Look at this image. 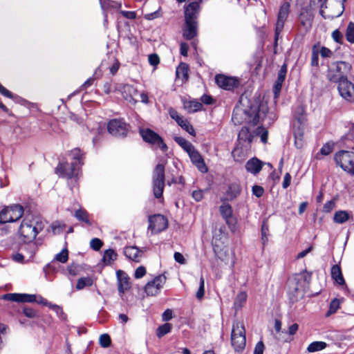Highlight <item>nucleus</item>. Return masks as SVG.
Returning a JSON list of instances; mask_svg holds the SVG:
<instances>
[{
	"label": "nucleus",
	"instance_id": "1",
	"mask_svg": "<svg viewBox=\"0 0 354 354\" xmlns=\"http://www.w3.org/2000/svg\"><path fill=\"white\" fill-rule=\"evenodd\" d=\"M201 3L202 0L193 1L185 7V26L183 28V35L187 40H191L197 35V19L201 10Z\"/></svg>",
	"mask_w": 354,
	"mask_h": 354
},
{
	"label": "nucleus",
	"instance_id": "2",
	"mask_svg": "<svg viewBox=\"0 0 354 354\" xmlns=\"http://www.w3.org/2000/svg\"><path fill=\"white\" fill-rule=\"evenodd\" d=\"M42 229L43 225L41 222L26 217L20 225L18 233L24 242H31Z\"/></svg>",
	"mask_w": 354,
	"mask_h": 354
},
{
	"label": "nucleus",
	"instance_id": "3",
	"mask_svg": "<svg viewBox=\"0 0 354 354\" xmlns=\"http://www.w3.org/2000/svg\"><path fill=\"white\" fill-rule=\"evenodd\" d=\"M351 68V64L346 62H333L328 66L327 78L330 82L339 84L343 80L347 78V74Z\"/></svg>",
	"mask_w": 354,
	"mask_h": 354
},
{
	"label": "nucleus",
	"instance_id": "4",
	"mask_svg": "<svg viewBox=\"0 0 354 354\" xmlns=\"http://www.w3.org/2000/svg\"><path fill=\"white\" fill-rule=\"evenodd\" d=\"M231 343L236 352L242 351L246 344L245 330L243 323L234 322L231 333Z\"/></svg>",
	"mask_w": 354,
	"mask_h": 354
},
{
	"label": "nucleus",
	"instance_id": "5",
	"mask_svg": "<svg viewBox=\"0 0 354 354\" xmlns=\"http://www.w3.org/2000/svg\"><path fill=\"white\" fill-rule=\"evenodd\" d=\"M81 169L76 165L75 162H59L55 168V173L62 178L68 180H73L77 182V180L81 173Z\"/></svg>",
	"mask_w": 354,
	"mask_h": 354
},
{
	"label": "nucleus",
	"instance_id": "6",
	"mask_svg": "<svg viewBox=\"0 0 354 354\" xmlns=\"http://www.w3.org/2000/svg\"><path fill=\"white\" fill-rule=\"evenodd\" d=\"M305 281V277L301 274L297 275L288 279V293L290 296V299L292 303L297 301L299 297L303 296V288Z\"/></svg>",
	"mask_w": 354,
	"mask_h": 354
},
{
	"label": "nucleus",
	"instance_id": "7",
	"mask_svg": "<svg viewBox=\"0 0 354 354\" xmlns=\"http://www.w3.org/2000/svg\"><path fill=\"white\" fill-rule=\"evenodd\" d=\"M305 281V277L301 274L297 275L288 279V293L290 296V299L292 303L297 301L299 297L303 296V288Z\"/></svg>",
	"mask_w": 354,
	"mask_h": 354
},
{
	"label": "nucleus",
	"instance_id": "8",
	"mask_svg": "<svg viewBox=\"0 0 354 354\" xmlns=\"http://www.w3.org/2000/svg\"><path fill=\"white\" fill-rule=\"evenodd\" d=\"M334 160L343 170L354 175V153L341 150L335 154Z\"/></svg>",
	"mask_w": 354,
	"mask_h": 354
},
{
	"label": "nucleus",
	"instance_id": "9",
	"mask_svg": "<svg viewBox=\"0 0 354 354\" xmlns=\"http://www.w3.org/2000/svg\"><path fill=\"white\" fill-rule=\"evenodd\" d=\"M3 298L6 300L16 301V302H37L39 304H42L49 307L52 304L48 302L45 298L41 296H37L36 295L22 294V293H8L3 295Z\"/></svg>",
	"mask_w": 354,
	"mask_h": 354
},
{
	"label": "nucleus",
	"instance_id": "10",
	"mask_svg": "<svg viewBox=\"0 0 354 354\" xmlns=\"http://www.w3.org/2000/svg\"><path fill=\"white\" fill-rule=\"evenodd\" d=\"M165 187V166L158 164L153 172V192L156 198L162 196Z\"/></svg>",
	"mask_w": 354,
	"mask_h": 354
},
{
	"label": "nucleus",
	"instance_id": "11",
	"mask_svg": "<svg viewBox=\"0 0 354 354\" xmlns=\"http://www.w3.org/2000/svg\"><path fill=\"white\" fill-rule=\"evenodd\" d=\"M24 214V208L19 204L5 207L0 212V223H12L18 221Z\"/></svg>",
	"mask_w": 354,
	"mask_h": 354
},
{
	"label": "nucleus",
	"instance_id": "12",
	"mask_svg": "<svg viewBox=\"0 0 354 354\" xmlns=\"http://www.w3.org/2000/svg\"><path fill=\"white\" fill-rule=\"evenodd\" d=\"M139 133L145 142L151 145H157L162 151H167V145L162 138L153 130L148 128L140 129Z\"/></svg>",
	"mask_w": 354,
	"mask_h": 354
},
{
	"label": "nucleus",
	"instance_id": "13",
	"mask_svg": "<svg viewBox=\"0 0 354 354\" xmlns=\"http://www.w3.org/2000/svg\"><path fill=\"white\" fill-rule=\"evenodd\" d=\"M290 4L288 1H284L282 3V4L280 6L278 17H277V21L275 26V30H274V42L277 44L279 35H280L281 32L282 31L284 24L288 17L289 12H290Z\"/></svg>",
	"mask_w": 354,
	"mask_h": 354
},
{
	"label": "nucleus",
	"instance_id": "14",
	"mask_svg": "<svg viewBox=\"0 0 354 354\" xmlns=\"http://www.w3.org/2000/svg\"><path fill=\"white\" fill-rule=\"evenodd\" d=\"M107 129L114 136L124 137L127 135L129 126L122 119H113L109 122Z\"/></svg>",
	"mask_w": 354,
	"mask_h": 354
},
{
	"label": "nucleus",
	"instance_id": "15",
	"mask_svg": "<svg viewBox=\"0 0 354 354\" xmlns=\"http://www.w3.org/2000/svg\"><path fill=\"white\" fill-rule=\"evenodd\" d=\"M166 280L167 278L165 274H161L149 281L145 287V292L147 296H156L158 295L165 285Z\"/></svg>",
	"mask_w": 354,
	"mask_h": 354
},
{
	"label": "nucleus",
	"instance_id": "16",
	"mask_svg": "<svg viewBox=\"0 0 354 354\" xmlns=\"http://www.w3.org/2000/svg\"><path fill=\"white\" fill-rule=\"evenodd\" d=\"M215 82L218 86L226 91H233L239 85V80L237 77H229L223 74L216 75Z\"/></svg>",
	"mask_w": 354,
	"mask_h": 354
},
{
	"label": "nucleus",
	"instance_id": "17",
	"mask_svg": "<svg viewBox=\"0 0 354 354\" xmlns=\"http://www.w3.org/2000/svg\"><path fill=\"white\" fill-rule=\"evenodd\" d=\"M337 90L342 98L354 103V83L344 79L337 85Z\"/></svg>",
	"mask_w": 354,
	"mask_h": 354
},
{
	"label": "nucleus",
	"instance_id": "18",
	"mask_svg": "<svg viewBox=\"0 0 354 354\" xmlns=\"http://www.w3.org/2000/svg\"><path fill=\"white\" fill-rule=\"evenodd\" d=\"M149 229L152 233H159L165 230L168 225L166 217L160 214L149 216Z\"/></svg>",
	"mask_w": 354,
	"mask_h": 354
},
{
	"label": "nucleus",
	"instance_id": "19",
	"mask_svg": "<svg viewBox=\"0 0 354 354\" xmlns=\"http://www.w3.org/2000/svg\"><path fill=\"white\" fill-rule=\"evenodd\" d=\"M169 114L170 117L174 120L183 129L186 131L190 135L195 136L196 133L193 126L186 118L180 116L176 110L170 109L169 110Z\"/></svg>",
	"mask_w": 354,
	"mask_h": 354
},
{
	"label": "nucleus",
	"instance_id": "20",
	"mask_svg": "<svg viewBox=\"0 0 354 354\" xmlns=\"http://www.w3.org/2000/svg\"><path fill=\"white\" fill-rule=\"evenodd\" d=\"M219 212L229 228L233 230L235 227L236 221L232 217V206L228 203H224L220 206Z\"/></svg>",
	"mask_w": 354,
	"mask_h": 354
},
{
	"label": "nucleus",
	"instance_id": "21",
	"mask_svg": "<svg viewBox=\"0 0 354 354\" xmlns=\"http://www.w3.org/2000/svg\"><path fill=\"white\" fill-rule=\"evenodd\" d=\"M192 162L198 168L202 173H206L208 171L204 160L201 153L195 149L193 148L188 153Z\"/></svg>",
	"mask_w": 354,
	"mask_h": 354
},
{
	"label": "nucleus",
	"instance_id": "22",
	"mask_svg": "<svg viewBox=\"0 0 354 354\" xmlns=\"http://www.w3.org/2000/svg\"><path fill=\"white\" fill-rule=\"evenodd\" d=\"M287 64H283L277 74V78L273 86V93L274 98H277L279 97V93L281 90L283 83L286 79V73H287Z\"/></svg>",
	"mask_w": 354,
	"mask_h": 354
},
{
	"label": "nucleus",
	"instance_id": "23",
	"mask_svg": "<svg viewBox=\"0 0 354 354\" xmlns=\"http://www.w3.org/2000/svg\"><path fill=\"white\" fill-rule=\"evenodd\" d=\"M118 278V288L120 293H124L130 288V278L122 270H118L116 272Z\"/></svg>",
	"mask_w": 354,
	"mask_h": 354
},
{
	"label": "nucleus",
	"instance_id": "24",
	"mask_svg": "<svg viewBox=\"0 0 354 354\" xmlns=\"http://www.w3.org/2000/svg\"><path fill=\"white\" fill-rule=\"evenodd\" d=\"M118 91L121 93L124 100L133 104L136 102L133 97L137 95L138 91L134 86L130 84L121 85L119 86Z\"/></svg>",
	"mask_w": 354,
	"mask_h": 354
},
{
	"label": "nucleus",
	"instance_id": "25",
	"mask_svg": "<svg viewBox=\"0 0 354 354\" xmlns=\"http://www.w3.org/2000/svg\"><path fill=\"white\" fill-rule=\"evenodd\" d=\"M124 253L127 258L135 262H140L142 255V252L136 246L126 247Z\"/></svg>",
	"mask_w": 354,
	"mask_h": 354
},
{
	"label": "nucleus",
	"instance_id": "26",
	"mask_svg": "<svg viewBox=\"0 0 354 354\" xmlns=\"http://www.w3.org/2000/svg\"><path fill=\"white\" fill-rule=\"evenodd\" d=\"M262 166L263 163L261 160L257 158H252L246 162L245 169L248 172L255 175L259 173Z\"/></svg>",
	"mask_w": 354,
	"mask_h": 354
},
{
	"label": "nucleus",
	"instance_id": "27",
	"mask_svg": "<svg viewBox=\"0 0 354 354\" xmlns=\"http://www.w3.org/2000/svg\"><path fill=\"white\" fill-rule=\"evenodd\" d=\"M184 109L189 113H195L201 110L202 103L196 100H183Z\"/></svg>",
	"mask_w": 354,
	"mask_h": 354
},
{
	"label": "nucleus",
	"instance_id": "28",
	"mask_svg": "<svg viewBox=\"0 0 354 354\" xmlns=\"http://www.w3.org/2000/svg\"><path fill=\"white\" fill-rule=\"evenodd\" d=\"M68 155L71 158V162H75L76 165L82 168L84 158V153L82 150L80 148H75L69 152Z\"/></svg>",
	"mask_w": 354,
	"mask_h": 354
},
{
	"label": "nucleus",
	"instance_id": "29",
	"mask_svg": "<svg viewBox=\"0 0 354 354\" xmlns=\"http://www.w3.org/2000/svg\"><path fill=\"white\" fill-rule=\"evenodd\" d=\"M353 218L351 212L345 210L337 211L333 216V221L338 224H343Z\"/></svg>",
	"mask_w": 354,
	"mask_h": 354
},
{
	"label": "nucleus",
	"instance_id": "30",
	"mask_svg": "<svg viewBox=\"0 0 354 354\" xmlns=\"http://www.w3.org/2000/svg\"><path fill=\"white\" fill-rule=\"evenodd\" d=\"M331 277L339 285H344L345 283L341 268L338 265H334L332 266Z\"/></svg>",
	"mask_w": 354,
	"mask_h": 354
},
{
	"label": "nucleus",
	"instance_id": "31",
	"mask_svg": "<svg viewBox=\"0 0 354 354\" xmlns=\"http://www.w3.org/2000/svg\"><path fill=\"white\" fill-rule=\"evenodd\" d=\"M116 259L117 254L113 250L108 249L104 251L102 261L106 265L111 264Z\"/></svg>",
	"mask_w": 354,
	"mask_h": 354
},
{
	"label": "nucleus",
	"instance_id": "32",
	"mask_svg": "<svg viewBox=\"0 0 354 354\" xmlns=\"http://www.w3.org/2000/svg\"><path fill=\"white\" fill-rule=\"evenodd\" d=\"M353 140H354V124L352 126L350 131L342 136L341 138V142L346 147L354 149L351 142H353Z\"/></svg>",
	"mask_w": 354,
	"mask_h": 354
},
{
	"label": "nucleus",
	"instance_id": "33",
	"mask_svg": "<svg viewBox=\"0 0 354 354\" xmlns=\"http://www.w3.org/2000/svg\"><path fill=\"white\" fill-rule=\"evenodd\" d=\"M189 68L186 64L181 63L176 68V75L179 78L187 80L189 78Z\"/></svg>",
	"mask_w": 354,
	"mask_h": 354
},
{
	"label": "nucleus",
	"instance_id": "34",
	"mask_svg": "<svg viewBox=\"0 0 354 354\" xmlns=\"http://www.w3.org/2000/svg\"><path fill=\"white\" fill-rule=\"evenodd\" d=\"M327 346V344L324 342L322 341H316L310 343L308 348L307 351L309 353H314L317 351H322Z\"/></svg>",
	"mask_w": 354,
	"mask_h": 354
},
{
	"label": "nucleus",
	"instance_id": "35",
	"mask_svg": "<svg viewBox=\"0 0 354 354\" xmlns=\"http://www.w3.org/2000/svg\"><path fill=\"white\" fill-rule=\"evenodd\" d=\"M241 192V188L239 185L236 183H232L229 185L227 191V195L230 200H232L237 197Z\"/></svg>",
	"mask_w": 354,
	"mask_h": 354
},
{
	"label": "nucleus",
	"instance_id": "36",
	"mask_svg": "<svg viewBox=\"0 0 354 354\" xmlns=\"http://www.w3.org/2000/svg\"><path fill=\"white\" fill-rule=\"evenodd\" d=\"M333 143L330 142H326V144H324L320 149L319 152L315 155V158L319 160L321 159L320 156L329 155L333 151Z\"/></svg>",
	"mask_w": 354,
	"mask_h": 354
},
{
	"label": "nucleus",
	"instance_id": "37",
	"mask_svg": "<svg viewBox=\"0 0 354 354\" xmlns=\"http://www.w3.org/2000/svg\"><path fill=\"white\" fill-rule=\"evenodd\" d=\"M75 216L78 221L84 222L88 225H91V222L88 218V214L86 211L82 209H79L75 211Z\"/></svg>",
	"mask_w": 354,
	"mask_h": 354
},
{
	"label": "nucleus",
	"instance_id": "38",
	"mask_svg": "<svg viewBox=\"0 0 354 354\" xmlns=\"http://www.w3.org/2000/svg\"><path fill=\"white\" fill-rule=\"evenodd\" d=\"M246 299H247L246 292H239L236 295L234 302V306L235 309L237 310L239 308H241L243 306V304L245 302Z\"/></svg>",
	"mask_w": 354,
	"mask_h": 354
},
{
	"label": "nucleus",
	"instance_id": "39",
	"mask_svg": "<svg viewBox=\"0 0 354 354\" xmlns=\"http://www.w3.org/2000/svg\"><path fill=\"white\" fill-rule=\"evenodd\" d=\"M261 234L262 245L264 247L268 241L269 236V226L266 221L261 225Z\"/></svg>",
	"mask_w": 354,
	"mask_h": 354
},
{
	"label": "nucleus",
	"instance_id": "40",
	"mask_svg": "<svg viewBox=\"0 0 354 354\" xmlns=\"http://www.w3.org/2000/svg\"><path fill=\"white\" fill-rule=\"evenodd\" d=\"M175 141L187 152L188 153L191 151L194 147L193 145L187 141L186 139L182 137H176L175 138Z\"/></svg>",
	"mask_w": 354,
	"mask_h": 354
},
{
	"label": "nucleus",
	"instance_id": "41",
	"mask_svg": "<svg viewBox=\"0 0 354 354\" xmlns=\"http://www.w3.org/2000/svg\"><path fill=\"white\" fill-rule=\"evenodd\" d=\"M92 284H93V279L91 277H82L78 279L77 285H76V288L77 290H82L86 286H92Z\"/></svg>",
	"mask_w": 354,
	"mask_h": 354
},
{
	"label": "nucleus",
	"instance_id": "42",
	"mask_svg": "<svg viewBox=\"0 0 354 354\" xmlns=\"http://www.w3.org/2000/svg\"><path fill=\"white\" fill-rule=\"evenodd\" d=\"M68 259V251L66 248H64L60 252L57 254L54 257V261L65 263Z\"/></svg>",
	"mask_w": 354,
	"mask_h": 354
},
{
	"label": "nucleus",
	"instance_id": "43",
	"mask_svg": "<svg viewBox=\"0 0 354 354\" xmlns=\"http://www.w3.org/2000/svg\"><path fill=\"white\" fill-rule=\"evenodd\" d=\"M346 40L351 43L354 44V23L351 21L348 23L346 30Z\"/></svg>",
	"mask_w": 354,
	"mask_h": 354
},
{
	"label": "nucleus",
	"instance_id": "44",
	"mask_svg": "<svg viewBox=\"0 0 354 354\" xmlns=\"http://www.w3.org/2000/svg\"><path fill=\"white\" fill-rule=\"evenodd\" d=\"M239 138L241 140L247 141L250 144L252 141L253 136L248 128L243 127L239 133Z\"/></svg>",
	"mask_w": 354,
	"mask_h": 354
},
{
	"label": "nucleus",
	"instance_id": "45",
	"mask_svg": "<svg viewBox=\"0 0 354 354\" xmlns=\"http://www.w3.org/2000/svg\"><path fill=\"white\" fill-rule=\"evenodd\" d=\"M255 133L259 136L261 138V141L263 143H266L268 140V131L266 128L263 126L258 127L256 129Z\"/></svg>",
	"mask_w": 354,
	"mask_h": 354
},
{
	"label": "nucleus",
	"instance_id": "46",
	"mask_svg": "<svg viewBox=\"0 0 354 354\" xmlns=\"http://www.w3.org/2000/svg\"><path fill=\"white\" fill-rule=\"evenodd\" d=\"M171 325L170 324H164L158 328L156 335L158 337H162L165 335L169 333L171 331Z\"/></svg>",
	"mask_w": 354,
	"mask_h": 354
},
{
	"label": "nucleus",
	"instance_id": "47",
	"mask_svg": "<svg viewBox=\"0 0 354 354\" xmlns=\"http://www.w3.org/2000/svg\"><path fill=\"white\" fill-rule=\"evenodd\" d=\"M59 266L57 264L56 261L53 260L44 268V272L46 274L50 272L55 273L58 271Z\"/></svg>",
	"mask_w": 354,
	"mask_h": 354
},
{
	"label": "nucleus",
	"instance_id": "48",
	"mask_svg": "<svg viewBox=\"0 0 354 354\" xmlns=\"http://www.w3.org/2000/svg\"><path fill=\"white\" fill-rule=\"evenodd\" d=\"M310 64L313 66H319V50L317 45L313 46Z\"/></svg>",
	"mask_w": 354,
	"mask_h": 354
},
{
	"label": "nucleus",
	"instance_id": "49",
	"mask_svg": "<svg viewBox=\"0 0 354 354\" xmlns=\"http://www.w3.org/2000/svg\"><path fill=\"white\" fill-rule=\"evenodd\" d=\"M232 156L235 161H242L245 159L246 154L241 149L236 147L232 151Z\"/></svg>",
	"mask_w": 354,
	"mask_h": 354
},
{
	"label": "nucleus",
	"instance_id": "50",
	"mask_svg": "<svg viewBox=\"0 0 354 354\" xmlns=\"http://www.w3.org/2000/svg\"><path fill=\"white\" fill-rule=\"evenodd\" d=\"M49 308H51L57 315V317L62 320H65L66 319V315L64 313L62 308L56 304H50L49 305Z\"/></svg>",
	"mask_w": 354,
	"mask_h": 354
},
{
	"label": "nucleus",
	"instance_id": "51",
	"mask_svg": "<svg viewBox=\"0 0 354 354\" xmlns=\"http://www.w3.org/2000/svg\"><path fill=\"white\" fill-rule=\"evenodd\" d=\"M28 243V245L25 246V248H26V250L28 254V258L29 259H32L36 251H37V245L35 244V242L31 241V242H27Z\"/></svg>",
	"mask_w": 354,
	"mask_h": 354
},
{
	"label": "nucleus",
	"instance_id": "52",
	"mask_svg": "<svg viewBox=\"0 0 354 354\" xmlns=\"http://www.w3.org/2000/svg\"><path fill=\"white\" fill-rule=\"evenodd\" d=\"M205 294V280L203 276L200 278L199 288L196 294V297L201 300L203 298Z\"/></svg>",
	"mask_w": 354,
	"mask_h": 354
},
{
	"label": "nucleus",
	"instance_id": "53",
	"mask_svg": "<svg viewBox=\"0 0 354 354\" xmlns=\"http://www.w3.org/2000/svg\"><path fill=\"white\" fill-rule=\"evenodd\" d=\"M100 344L103 348H107L111 344V337L108 334H102L99 339Z\"/></svg>",
	"mask_w": 354,
	"mask_h": 354
},
{
	"label": "nucleus",
	"instance_id": "54",
	"mask_svg": "<svg viewBox=\"0 0 354 354\" xmlns=\"http://www.w3.org/2000/svg\"><path fill=\"white\" fill-rule=\"evenodd\" d=\"M80 270V268L79 265L75 263H71L68 266L66 271L69 275L75 277L79 274Z\"/></svg>",
	"mask_w": 354,
	"mask_h": 354
},
{
	"label": "nucleus",
	"instance_id": "55",
	"mask_svg": "<svg viewBox=\"0 0 354 354\" xmlns=\"http://www.w3.org/2000/svg\"><path fill=\"white\" fill-rule=\"evenodd\" d=\"M339 300L337 299H334L331 301L330 304V308L328 314L335 313L337 310L339 308Z\"/></svg>",
	"mask_w": 354,
	"mask_h": 354
},
{
	"label": "nucleus",
	"instance_id": "56",
	"mask_svg": "<svg viewBox=\"0 0 354 354\" xmlns=\"http://www.w3.org/2000/svg\"><path fill=\"white\" fill-rule=\"evenodd\" d=\"M102 241L97 238L92 239L90 242L91 248L95 251L99 250L102 246Z\"/></svg>",
	"mask_w": 354,
	"mask_h": 354
},
{
	"label": "nucleus",
	"instance_id": "57",
	"mask_svg": "<svg viewBox=\"0 0 354 354\" xmlns=\"http://www.w3.org/2000/svg\"><path fill=\"white\" fill-rule=\"evenodd\" d=\"M332 38L335 42L338 44H342L343 35L339 30H335L332 32Z\"/></svg>",
	"mask_w": 354,
	"mask_h": 354
},
{
	"label": "nucleus",
	"instance_id": "58",
	"mask_svg": "<svg viewBox=\"0 0 354 354\" xmlns=\"http://www.w3.org/2000/svg\"><path fill=\"white\" fill-rule=\"evenodd\" d=\"M149 64L153 66H157L160 62V58L157 54H151L148 57Z\"/></svg>",
	"mask_w": 354,
	"mask_h": 354
},
{
	"label": "nucleus",
	"instance_id": "59",
	"mask_svg": "<svg viewBox=\"0 0 354 354\" xmlns=\"http://www.w3.org/2000/svg\"><path fill=\"white\" fill-rule=\"evenodd\" d=\"M252 191V194L258 198L261 197L264 193L263 188L259 185H254Z\"/></svg>",
	"mask_w": 354,
	"mask_h": 354
},
{
	"label": "nucleus",
	"instance_id": "60",
	"mask_svg": "<svg viewBox=\"0 0 354 354\" xmlns=\"http://www.w3.org/2000/svg\"><path fill=\"white\" fill-rule=\"evenodd\" d=\"M146 274V269L144 266H139L135 271L134 277L136 279H140Z\"/></svg>",
	"mask_w": 354,
	"mask_h": 354
},
{
	"label": "nucleus",
	"instance_id": "61",
	"mask_svg": "<svg viewBox=\"0 0 354 354\" xmlns=\"http://www.w3.org/2000/svg\"><path fill=\"white\" fill-rule=\"evenodd\" d=\"M120 12L127 19H134L136 17V13L134 11L121 10Z\"/></svg>",
	"mask_w": 354,
	"mask_h": 354
},
{
	"label": "nucleus",
	"instance_id": "62",
	"mask_svg": "<svg viewBox=\"0 0 354 354\" xmlns=\"http://www.w3.org/2000/svg\"><path fill=\"white\" fill-rule=\"evenodd\" d=\"M322 57H330L333 55V52L328 48L322 46L319 51Z\"/></svg>",
	"mask_w": 354,
	"mask_h": 354
},
{
	"label": "nucleus",
	"instance_id": "63",
	"mask_svg": "<svg viewBox=\"0 0 354 354\" xmlns=\"http://www.w3.org/2000/svg\"><path fill=\"white\" fill-rule=\"evenodd\" d=\"M23 311L27 317L33 318L37 316L36 311L30 308H24Z\"/></svg>",
	"mask_w": 354,
	"mask_h": 354
},
{
	"label": "nucleus",
	"instance_id": "64",
	"mask_svg": "<svg viewBox=\"0 0 354 354\" xmlns=\"http://www.w3.org/2000/svg\"><path fill=\"white\" fill-rule=\"evenodd\" d=\"M263 350L264 344L263 342L260 341L256 344L253 354H263Z\"/></svg>",
	"mask_w": 354,
	"mask_h": 354
}]
</instances>
